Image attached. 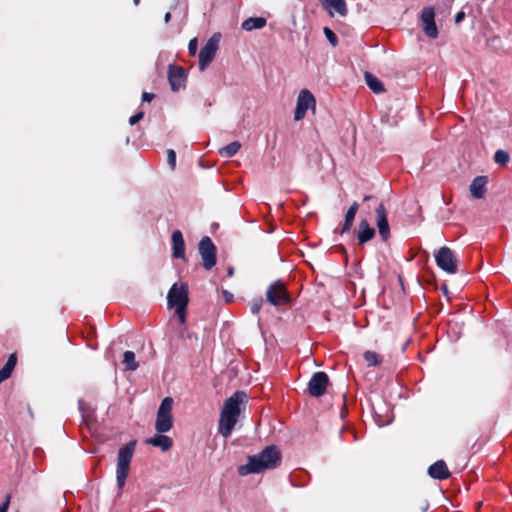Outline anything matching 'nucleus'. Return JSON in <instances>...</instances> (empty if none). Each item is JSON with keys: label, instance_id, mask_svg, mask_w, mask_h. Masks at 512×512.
I'll return each mask as SVG.
<instances>
[{"label": "nucleus", "instance_id": "cd10ccee", "mask_svg": "<svg viewBox=\"0 0 512 512\" xmlns=\"http://www.w3.org/2000/svg\"><path fill=\"white\" fill-rule=\"evenodd\" d=\"M323 31H324V34H325L327 40L330 42V44L333 47H335L338 44V38H337L336 34L328 27H325Z\"/></svg>", "mask_w": 512, "mask_h": 512}, {"label": "nucleus", "instance_id": "412c9836", "mask_svg": "<svg viewBox=\"0 0 512 512\" xmlns=\"http://www.w3.org/2000/svg\"><path fill=\"white\" fill-rule=\"evenodd\" d=\"M266 24L267 20L264 17H250L242 22L241 28L245 31H252L262 29Z\"/></svg>", "mask_w": 512, "mask_h": 512}, {"label": "nucleus", "instance_id": "9b49d317", "mask_svg": "<svg viewBox=\"0 0 512 512\" xmlns=\"http://www.w3.org/2000/svg\"><path fill=\"white\" fill-rule=\"evenodd\" d=\"M328 384L329 378L325 372H315L308 382V392L313 397H321L325 394Z\"/></svg>", "mask_w": 512, "mask_h": 512}, {"label": "nucleus", "instance_id": "72a5a7b5", "mask_svg": "<svg viewBox=\"0 0 512 512\" xmlns=\"http://www.w3.org/2000/svg\"><path fill=\"white\" fill-rule=\"evenodd\" d=\"M10 376H11V374H10V373H8V371H7L4 367H2V368L0 369V384H1L3 381L7 380Z\"/></svg>", "mask_w": 512, "mask_h": 512}, {"label": "nucleus", "instance_id": "f704fd0d", "mask_svg": "<svg viewBox=\"0 0 512 512\" xmlns=\"http://www.w3.org/2000/svg\"><path fill=\"white\" fill-rule=\"evenodd\" d=\"M16 355L15 354H11L6 362L7 365L9 366H12L13 368L15 367L16 365Z\"/></svg>", "mask_w": 512, "mask_h": 512}, {"label": "nucleus", "instance_id": "c9c22d12", "mask_svg": "<svg viewBox=\"0 0 512 512\" xmlns=\"http://www.w3.org/2000/svg\"><path fill=\"white\" fill-rule=\"evenodd\" d=\"M154 98V94L153 93H149V92H144L142 94V100L143 101H147V102H150L152 101Z\"/></svg>", "mask_w": 512, "mask_h": 512}, {"label": "nucleus", "instance_id": "c85d7f7f", "mask_svg": "<svg viewBox=\"0 0 512 512\" xmlns=\"http://www.w3.org/2000/svg\"><path fill=\"white\" fill-rule=\"evenodd\" d=\"M167 162H168V165L170 166V168L172 170H174L176 167V153L172 149H169L167 151Z\"/></svg>", "mask_w": 512, "mask_h": 512}, {"label": "nucleus", "instance_id": "7c9ffc66", "mask_svg": "<svg viewBox=\"0 0 512 512\" xmlns=\"http://www.w3.org/2000/svg\"><path fill=\"white\" fill-rule=\"evenodd\" d=\"M186 309H187V306L175 308V312H176L181 324H184L186 322Z\"/></svg>", "mask_w": 512, "mask_h": 512}, {"label": "nucleus", "instance_id": "a878e982", "mask_svg": "<svg viewBox=\"0 0 512 512\" xmlns=\"http://www.w3.org/2000/svg\"><path fill=\"white\" fill-rule=\"evenodd\" d=\"M364 359L368 366H378L382 363V357L373 351H366L364 353Z\"/></svg>", "mask_w": 512, "mask_h": 512}, {"label": "nucleus", "instance_id": "393cba45", "mask_svg": "<svg viewBox=\"0 0 512 512\" xmlns=\"http://www.w3.org/2000/svg\"><path fill=\"white\" fill-rule=\"evenodd\" d=\"M123 364L125 369L135 371L138 368V363L135 360V353L133 351H125L123 354Z\"/></svg>", "mask_w": 512, "mask_h": 512}, {"label": "nucleus", "instance_id": "423d86ee", "mask_svg": "<svg viewBox=\"0 0 512 512\" xmlns=\"http://www.w3.org/2000/svg\"><path fill=\"white\" fill-rule=\"evenodd\" d=\"M266 299L273 306H281L290 303L291 298L284 283L280 280L274 281L266 291Z\"/></svg>", "mask_w": 512, "mask_h": 512}, {"label": "nucleus", "instance_id": "2eb2a0df", "mask_svg": "<svg viewBox=\"0 0 512 512\" xmlns=\"http://www.w3.org/2000/svg\"><path fill=\"white\" fill-rule=\"evenodd\" d=\"M321 3L330 16H334V13L346 16L348 13L345 0H321Z\"/></svg>", "mask_w": 512, "mask_h": 512}, {"label": "nucleus", "instance_id": "4be33fe9", "mask_svg": "<svg viewBox=\"0 0 512 512\" xmlns=\"http://www.w3.org/2000/svg\"><path fill=\"white\" fill-rule=\"evenodd\" d=\"M358 209L359 204L356 201H354L346 212L341 234H344L351 229Z\"/></svg>", "mask_w": 512, "mask_h": 512}, {"label": "nucleus", "instance_id": "ea45409f", "mask_svg": "<svg viewBox=\"0 0 512 512\" xmlns=\"http://www.w3.org/2000/svg\"><path fill=\"white\" fill-rule=\"evenodd\" d=\"M3 367L8 371V373L12 374V371H13V369H14L12 366H9V365H7V364L5 363V365H4Z\"/></svg>", "mask_w": 512, "mask_h": 512}, {"label": "nucleus", "instance_id": "dca6fc26", "mask_svg": "<svg viewBox=\"0 0 512 512\" xmlns=\"http://www.w3.org/2000/svg\"><path fill=\"white\" fill-rule=\"evenodd\" d=\"M171 239L173 257L177 259H185V242L182 232L180 230H174Z\"/></svg>", "mask_w": 512, "mask_h": 512}, {"label": "nucleus", "instance_id": "2f4dec72", "mask_svg": "<svg viewBox=\"0 0 512 512\" xmlns=\"http://www.w3.org/2000/svg\"><path fill=\"white\" fill-rule=\"evenodd\" d=\"M198 49V41L197 38H193L189 41L188 44V52L191 56H194L197 53Z\"/></svg>", "mask_w": 512, "mask_h": 512}, {"label": "nucleus", "instance_id": "20e7f679", "mask_svg": "<svg viewBox=\"0 0 512 512\" xmlns=\"http://www.w3.org/2000/svg\"><path fill=\"white\" fill-rule=\"evenodd\" d=\"M173 399L171 397H165L157 411L155 429L158 433H166L173 427Z\"/></svg>", "mask_w": 512, "mask_h": 512}, {"label": "nucleus", "instance_id": "5701e85b", "mask_svg": "<svg viewBox=\"0 0 512 512\" xmlns=\"http://www.w3.org/2000/svg\"><path fill=\"white\" fill-rule=\"evenodd\" d=\"M365 81L367 86L374 93H382L385 91L383 83L377 77H375L373 74L369 72L365 73Z\"/></svg>", "mask_w": 512, "mask_h": 512}, {"label": "nucleus", "instance_id": "b1692460", "mask_svg": "<svg viewBox=\"0 0 512 512\" xmlns=\"http://www.w3.org/2000/svg\"><path fill=\"white\" fill-rule=\"evenodd\" d=\"M241 148V143L238 141H233L228 145L224 146L219 150V153L222 157L230 158L233 157Z\"/></svg>", "mask_w": 512, "mask_h": 512}, {"label": "nucleus", "instance_id": "ddd939ff", "mask_svg": "<svg viewBox=\"0 0 512 512\" xmlns=\"http://www.w3.org/2000/svg\"><path fill=\"white\" fill-rule=\"evenodd\" d=\"M375 212L379 235L383 241H387L390 238V227L387 219V212L382 202L378 204Z\"/></svg>", "mask_w": 512, "mask_h": 512}, {"label": "nucleus", "instance_id": "a19ab883", "mask_svg": "<svg viewBox=\"0 0 512 512\" xmlns=\"http://www.w3.org/2000/svg\"><path fill=\"white\" fill-rule=\"evenodd\" d=\"M373 198H374V196H372V195H366V196H364L363 200H364V201H370V200H372Z\"/></svg>", "mask_w": 512, "mask_h": 512}, {"label": "nucleus", "instance_id": "a211bd4d", "mask_svg": "<svg viewBox=\"0 0 512 512\" xmlns=\"http://www.w3.org/2000/svg\"><path fill=\"white\" fill-rule=\"evenodd\" d=\"M488 178L486 176H477L470 184L469 190L473 198L481 199L486 194V185Z\"/></svg>", "mask_w": 512, "mask_h": 512}, {"label": "nucleus", "instance_id": "f8f14e48", "mask_svg": "<svg viewBox=\"0 0 512 512\" xmlns=\"http://www.w3.org/2000/svg\"><path fill=\"white\" fill-rule=\"evenodd\" d=\"M421 23L425 35L431 39L438 37V28L435 23V10L433 7H425L421 12Z\"/></svg>", "mask_w": 512, "mask_h": 512}, {"label": "nucleus", "instance_id": "aec40b11", "mask_svg": "<svg viewBox=\"0 0 512 512\" xmlns=\"http://www.w3.org/2000/svg\"><path fill=\"white\" fill-rule=\"evenodd\" d=\"M162 434L163 433H160V435L146 439L145 443L154 447H159L163 452L168 451L173 445L172 438Z\"/></svg>", "mask_w": 512, "mask_h": 512}, {"label": "nucleus", "instance_id": "0eeeda50", "mask_svg": "<svg viewBox=\"0 0 512 512\" xmlns=\"http://www.w3.org/2000/svg\"><path fill=\"white\" fill-rule=\"evenodd\" d=\"M434 256L436 264L440 269L449 274L457 272V258L449 247H441Z\"/></svg>", "mask_w": 512, "mask_h": 512}, {"label": "nucleus", "instance_id": "4c0bfd02", "mask_svg": "<svg viewBox=\"0 0 512 512\" xmlns=\"http://www.w3.org/2000/svg\"><path fill=\"white\" fill-rule=\"evenodd\" d=\"M9 506V497H7V500L0 505V512H7Z\"/></svg>", "mask_w": 512, "mask_h": 512}, {"label": "nucleus", "instance_id": "6ab92c4d", "mask_svg": "<svg viewBox=\"0 0 512 512\" xmlns=\"http://www.w3.org/2000/svg\"><path fill=\"white\" fill-rule=\"evenodd\" d=\"M358 227L357 240L360 245L367 243L375 236V229L369 225L366 219L361 220Z\"/></svg>", "mask_w": 512, "mask_h": 512}, {"label": "nucleus", "instance_id": "4468645a", "mask_svg": "<svg viewBox=\"0 0 512 512\" xmlns=\"http://www.w3.org/2000/svg\"><path fill=\"white\" fill-rule=\"evenodd\" d=\"M168 80L171 89L174 92L179 91L185 86L186 73L184 68L175 65H169L168 67Z\"/></svg>", "mask_w": 512, "mask_h": 512}, {"label": "nucleus", "instance_id": "f03ea898", "mask_svg": "<svg viewBox=\"0 0 512 512\" xmlns=\"http://www.w3.org/2000/svg\"><path fill=\"white\" fill-rule=\"evenodd\" d=\"M281 463V454L276 446H268L260 453L250 456L248 463L239 468L242 476L251 473H261L265 470L274 469Z\"/></svg>", "mask_w": 512, "mask_h": 512}, {"label": "nucleus", "instance_id": "1a4fd4ad", "mask_svg": "<svg viewBox=\"0 0 512 512\" xmlns=\"http://www.w3.org/2000/svg\"><path fill=\"white\" fill-rule=\"evenodd\" d=\"M199 253L203 261V267L206 270L212 269L216 265V247L211 238L204 236L198 244Z\"/></svg>", "mask_w": 512, "mask_h": 512}, {"label": "nucleus", "instance_id": "37998d69", "mask_svg": "<svg viewBox=\"0 0 512 512\" xmlns=\"http://www.w3.org/2000/svg\"><path fill=\"white\" fill-rule=\"evenodd\" d=\"M225 296H226V301H230V299L232 298V295L228 294L227 292H225Z\"/></svg>", "mask_w": 512, "mask_h": 512}, {"label": "nucleus", "instance_id": "c756f323", "mask_svg": "<svg viewBox=\"0 0 512 512\" xmlns=\"http://www.w3.org/2000/svg\"><path fill=\"white\" fill-rule=\"evenodd\" d=\"M262 304H263L262 298L254 299L252 304H251V307H250L251 312L253 314H258L260 309H261V307H262Z\"/></svg>", "mask_w": 512, "mask_h": 512}, {"label": "nucleus", "instance_id": "58836bf2", "mask_svg": "<svg viewBox=\"0 0 512 512\" xmlns=\"http://www.w3.org/2000/svg\"><path fill=\"white\" fill-rule=\"evenodd\" d=\"M170 19H171V13H170V12H167V13L165 14V16H164V21H165L166 23H168V22L170 21Z\"/></svg>", "mask_w": 512, "mask_h": 512}, {"label": "nucleus", "instance_id": "79ce46f5", "mask_svg": "<svg viewBox=\"0 0 512 512\" xmlns=\"http://www.w3.org/2000/svg\"><path fill=\"white\" fill-rule=\"evenodd\" d=\"M228 276H232L234 274V269L232 267L228 268Z\"/></svg>", "mask_w": 512, "mask_h": 512}, {"label": "nucleus", "instance_id": "39448f33", "mask_svg": "<svg viewBox=\"0 0 512 512\" xmlns=\"http://www.w3.org/2000/svg\"><path fill=\"white\" fill-rule=\"evenodd\" d=\"M221 39L220 33H214L199 52V69L204 71L208 65L213 61L216 52L219 48Z\"/></svg>", "mask_w": 512, "mask_h": 512}, {"label": "nucleus", "instance_id": "f3484780", "mask_svg": "<svg viewBox=\"0 0 512 512\" xmlns=\"http://www.w3.org/2000/svg\"><path fill=\"white\" fill-rule=\"evenodd\" d=\"M428 475L436 480H445L450 477V472L443 460H438L428 468Z\"/></svg>", "mask_w": 512, "mask_h": 512}, {"label": "nucleus", "instance_id": "c03bdc74", "mask_svg": "<svg viewBox=\"0 0 512 512\" xmlns=\"http://www.w3.org/2000/svg\"><path fill=\"white\" fill-rule=\"evenodd\" d=\"M133 2H134L135 5H138L140 0H133Z\"/></svg>", "mask_w": 512, "mask_h": 512}, {"label": "nucleus", "instance_id": "f257e3e1", "mask_svg": "<svg viewBox=\"0 0 512 512\" xmlns=\"http://www.w3.org/2000/svg\"><path fill=\"white\" fill-rule=\"evenodd\" d=\"M246 401V394L243 391L235 392L226 399L220 413L218 432L224 437H230L234 429L241 409L240 405Z\"/></svg>", "mask_w": 512, "mask_h": 512}, {"label": "nucleus", "instance_id": "9d476101", "mask_svg": "<svg viewBox=\"0 0 512 512\" xmlns=\"http://www.w3.org/2000/svg\"><path fill=\"white\" fill-rule=\"evenodd\" d=\"M188 287L186 284H173L167 294V303L170 308L183 307L188 305Z\"/></svg>", "mask_w": 512, "mask_h": 512}, {"label": "nucleus", "instance_id": "7ed1b4c3", "mask_svg": "<svg viewBox=\"0 0 512 512\" xmlns=\"http://www.w3.org/2000/svg\"><path fill=\"white\" fill-rule=\"evenodd\" d=\"M136 441L132 440L121 447L117 456L116 480L119 489L125 486L129 474L130 462L135 451Z\"/></svg>", "mask_w": 512, "mask_h": 512}, {"label": "nucleus", "instance_id": "6e6552de", "mask_svg": "<svg viewBox=\"0 0 512 512\" xmlns=\"http://www.w3.org/2000/svg\"><path fill=\"white\" fill-rule=\"evenodd\" d=\"M315 108L316 99L313 94L307 89L301 90L297 97L296 108L294 111V120H302L305 117L308 109L315 111Z\"/></svg>", "mask_w": 512, "mask_h": 512}, {"label": "nucleus", "instance_id": "473e14b6", "mask_svg": "<svg viewBox=\"0 0 512 512\" xmlns=\"http://www.w3.org/2000/svg\"><path fill=\"white\" fill-rule=\"evenodd\" d=\"M144 117V112L140 111V112H137L135 115L131 116L130 119H129V124L130 125H135L136 123H138L142 118Z\"/></svg>", "mask_w": 512, "mask_h": 512}, {"label": "nucleus", "instance_id": "bb28decb", "mask_svg": "<svg viewBox=\"0 0 512 512\" xmlns=\"http://www.w3.org/2000/svg\"><path fill=\"white\" fill-rule=\"evenodd\" d=\"M494 161L500 165H506L509 162V154L504 150L496 151Z\"/></svg>", "mask_w": 512, "mask_h": 512}, {"label": "nucleus", "instance_id": "e433bc0d", "mask_svg": "<svg viewBox=\"0 0 512 512\" xmlns=\"http://www.w3.org/2000/svg\"><path fill=\"white\" fill-rule=\"evenodd\" d=\"M465 18V13L463 11H459L456 15H455V23H460L463 19Z\"/></svg>", "mask_w": 512, "mask_h": 512}]
</instances>
